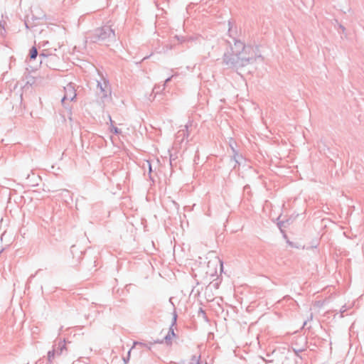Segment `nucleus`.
Instances as JSON below:
<instances>
[{
    "label": "nucleus",
    "mask_w": 364,
    "mask_h": 364,
    "mask_svg": "<svg viewBox=\"0 0 364 364\" xmlns=\"http://www.w3.org/2000/svg\"><path fill=\"white\" fill-rule=\"evenodd\" d=\"M256 60V57L252 55H240L238 50L235 53L230 50L223 54V63L228 68L237 71L238 70L253 63Z\"/></svg>",
    "instance_id": "obj_1"
},
{
    "label": "nucleus",
    "mask_w": 364,
    "mask_h": 364,
    "mask_svg": "<svg viewBox=\"0 0 364 364\" xmlns=\"http://www.w3.org/2000/svg\"><path fill=\"white\" fill-rule=\"evenodd\" d=\"M91 42H111L115 40L114 31L109 26H104L95 29L88 37Z\"/></svg>",
    "instance_id": "obj_2"
},
{
    "label": "nucleus",
    "mask_w": 364,
    "mask_h": 364,
    "mask_svg": "<svg viewBox=\"0 0 364 364\" xmlns=\"http://www.w3.org/2000/svg\"><path fill=\"white\" fill-rule=\"evenodd\" d=\"M228 35L231 37L234 41V46H230V51L235 53V50H238L240 55H250L249 53L252 50L251 46H247L245 44L240 40H237L235 36L232 35V23L228 21Z\"/></svg>",
    "instance_id": "obj_3"
},
{
    "label": "nucleus",
    "mask_w": 364,
    "mask_h": 364,
    "mask_svg": "<svg viewBox=\"0 0 364 364\" xmlns=\"http://www.w3.org/2000/svg\"><path fill=\"white\" fill-rule=\"evenodd\" d=\"M97 87L100 90L98 95L103 102L108 97H110L112 90L109 82L107 78L102 77V82L97 81Z\"/></svg>",
    "instance_id": "obj_4"
},
{
    "label": "nucleus",
    "mask_w": 364,
    "mask_h": 364,
    "mask_svg": "<svg viewBox=\"0 0 364 364\" xmlns=\"http://www.w3.org/2000/svg\"><path fill=\"white\" fill-rule=\"evenodd\" d=\"M65 95L61 99V103L64 107L68 108L65 104L66 100L73 101L76 98V90L73 83L70 82L65 87H64Z\"/></svg>",
    "instance_id": "obj_5"
},
{
    "label": "nucleus",
    "mask_w": 364,
    "mask_h": 364,
    "mask_svg": "<svg viewBox=\"0 0 364 364\" xmlns=\"http://www.w3.org/2000/svg\"><path fill=\"white\" fill-rule=\"evenodd\" d=\"M230 147L232 152V155L230 156V161L235 162V165L233 166L232 169H236L244 161H245V159L242 154H239L238 151L235 149L233 144L230 143Z\"/></svg>",
    "instance_id": "obj_6"
},
{
    "label": "nucleus",
    "mask_w": 364,
    "mask_h": 364,
    "mask_svg": "<svg viewBox=\"0 0 364 364\" xmlns=\"http://www.w3.org/2000/svg\"><path fill=\"white\" fill-rule=\"evenodd\" d=\"M48 58H50L51 60H59L58 57L55 54H53L46 50H43L39 54L40 64H43L45 60Z\"/></svg>",
    "instance_id": "obj_7"
},
{
    "label": "nucleus",
    "mask_w": 364,
    "mask_h": 364,
    "mask_svg": "<svg viewBox=\"0 0 364 364\" xmlns=\"http://www.w3.org/2000/svg\"><path fill=\"white\" fill-rule=\"evenodd\" d=\"M177 337V335L174 332V329L172 328V326H169L168 333L164 336V342L167 346H171L172 344L171 338Z\"/></svg>",
    "instance_id": "obj_8"
},
{
    "label": "nucleus",
    "mask_w": 364,
    "mask_h": 364,
    "mask_svg": "<svg viewBox=\"0 0 364 364\" xmlns=\"http://www.w3.org/2000/svg\"><path fill=\"white\" fill-rule=\"evenodd\" d=\"M38 56L39 57V54L37 48L32 46L29 50L28 58L26 61L31 63L32 61L36 60Z\"/></svg>",
    "instance_id": "obj_9"
},
{
    "label": "nucleus",
    "mask_w": 364,
    "mask_h": 364,
    "mask_svg": "<svg viewBox=\"0 0 364 364\" xmlns=\"http://www.w3.org/2000/svg\"><path fill=\"white\" fill-rule=\"evenodd\" d=\"M70 253L73 255V258L76 257L77 261H79L82 255V252L79 250L76 245H72L70 247Z\"/></svg>",
    "instance_id": "obj_10"
},
{
    "label": "nucleus",
    "mask_w": 364,
    "mask_h": 364,
    "mask_svg": "<svg viewBox=\"0 0 364 364\" xmlns=\"http://www.w3.org/2000/svg\"><path fill=\"white\" fill-rule=\"evenodd\" d=\"M109 121H110V123H111V126H110V132L115 134V135H119L122 134V130L120 129H119L118 127H114L113 125V121L112 120V117L110 115H109Z\"/></svg>",
    "instance_id": "obj_11"
},
{
    "label": "nucleus",
    "mask_w": 364,
    "mask_h": 364,
    "mask_svg": "<svg viewBox=\"0 0 364 364\" xmlns=\"http://www.w3.org/2000/svg\"><path fill=\"white\" fill-rule=\"evenodd\" d=\"M64 350H67L65 341H60L58 348L55 349L57 355H61Z\"/></svg>",
    "instance_id": "obj_12"
},
{
    "label": "nucleus",
    "mask_w": 364,
    "mask_h": 364,
    "mask_svg": "<svg viewBox=\"0 0 364 364\" xmlns=\"http://www.w3.org/2000/svg\"><path fill=\"white\" fill-rule=\"evenodd\" d=\"M58 61V60H51L50 58H48L45 60L43 64H45L47 67L55 70V63Z\"/></svg>",
    "instance_id": "obj_13"
},
{
    "label": "nucleus",
    "mask_w": 364,
    "mask_h": 364,
    "mask_svg": "<svg viewBox=\"0 0 364 364\" xmlns=\"http://www.w3.org/2000/svg\"><path fill=\"white\" fill-rule=\"evenodd\" d=\"M279 219H280V216H279L277 218V227L279 228V229L281 231V232H282L284 234V235L286 237V235L284 233V230H283V228H287V225H285V222H284V220H280Z\"/></svg>",
    "instance_id": "obj_14"
},
{
    "label": "nucleus",
    "mask_w": 364,
    "mask_h": 364,
    "mask_svg": "<svg viewBox=\"0 0 364 364\" xmlns=\"http://www.w3.org/2000/svg\"><path fill=\"white\" fill-rule=\"evenodd\" d=\"M55 354H56L55 348H53V350H49L48 352V362L49 363V364L51 363L52 360L54 358Z\"/></svg>",
    "instance_id": "obj_15"
},
{
    "label": "nucleus",
    "mask_w": 364,
    "mask_h": 364,
    "mask_svg": "<svg viewBox=\"0 0 364 364\" xmlns=\"http://www.w3.org/2000/svg\"><path fill=\"white\" fill-rule=\"evenodd\" d=\"M172 314H173V316H172V320H171L170 326H172V328H173V327L175 326H176V324H177V318H178V314L175 309Z\"/></svg>",
    "instance_id": "obj_16"
},
{
    "label": "nucleus",
    "mask_w": 364,
    "mask_h": 364,
    "mask_svg": "<svg viewBox=\"0 0 364 364\" xmlns=\"http://www.w3.org/2000/svg\"><path fill=\"white\" fill-rule=\"evenodd\" d=\"M24 23L27 29L33 28V27L36 26V24L31 23L29 19L26 20Z\"/></svg>",
    "instance_id": "obj_17"
},
{
    "label": "nucleus",
    "mask_w": 364,
    "mask_h": 364,
    "mask_svg": "<svg viewBox=\"0 0 364 364\" xmlns=\"http://www.w3.org/2000/svg\"><path fill=\"white\" fill-rule=\"evenodd\" d=\"M200 358H201L200 355H193L191 356V363L189 364H194V363L196 364L197 360H201Z\"/></svg>",
    "instance_id": "obj_18"
},
{
    "label": "nucleus",
    "mask_w": 364,
    "mask_h": 364,
    "mask_svg": "<svg viewBox=\"0 0 364 364\" xmlns=\"http://www.w3.org/2000/svg\"><path fill=\"white\" fill-rule=\"evenodd\" d=\"M292 350L295 353V354H296V355L297 357H299L300 358H301V357L299 355V353L303 352L305 349L303 348H296L292 347Z\"/></svg>",
    "instance_id": "obj_19"
},
{
    "label": "nucleus",
    "mask_w": 364,
    "mask_h": 364,
    "mask_svg": "<svg viewBox=\"0 0 364 364\" xmlns=\"http://www.w3.org/2000/svg\"><path fill=\"white\" fill-rule=\"evenodd\" d=\"M46 19V14H43L42 16H34V15H32V17H31V20L33 21H36V20H41V19Z\"/></svg>",
    "instance_id": "obj_20"
},
{
    "label": "nucleus",
    "mask_w": 364,
    "mask_h": 364,
    "mask_svg": "<svg viewBox=\"0 0 364 364\" xmlns=\"http://www.w3.org/2000/svg\"><path fill=\"white\" fill-rule=\"evenodd\" d=\"M294 220V218L291 216V217L288 218L287 219H286L285 220H284V222H285V225H289L293 223Z\"/></svg>",
    "instance_id": "obj_21"
},
{
    "label": "nucleus",
    "mask_w": 364,
    "mask_h": 364,
    "mask_svg": "<svg viewBox=\"0 0 364 364\" xmlns=\"http://www.w3.org/2000/svg\"><path fill=\"white\" fill-rule=\"evenodd\" d=\"M130 351L131 350H129L128 352V354H127V357H124L123 358V361L124 363V364H127L129 360V358H130Z\"/></svg>",
    "instance_id": "obj_22"
},
{
    "label": "nucleus",
    "mask_w": 364,
    "mask_h": 364,
    "mask_svg": "<svg viewBox=\"0 0 364 364\" xmlns=\"http://www.w3.org/2000/svg\"><path fill=\"white\" fill-rule=\"evenodd\" d=\"M200 314L203 316L204 318H207L205 311L201 307L198 310V315H200Z\"/></svg>",
    "instance_id": "obj_23"
},
{
    "label": "nucleus",
    "mask_w": 364,
    "mask_h": 364,
    "mask_svg": "<svg viewBox=\"0 0 364 364\" xmlns=\"http://www.w3.org/2000/svg\"><path fill=\"white\" fill-rule=\"evenodd\" d=\"M210 284H212V286L215 288V289H218L219 287V284H220V282H218V281H215V282H213L210 283Z\"/></svg>",
    "instance_id": "obj_24"
},
{
    "label": "nucleus",
    "mask_w": 364,
    "mask_h": 364,
    "mask_svg": "<svg viewBox=\"0 0 364 364\" xmlns=\"http://www.w3.org/2000/svg\"><path fill=\"white\" fill-rule=\"evenodd\" d=\"M164 342V338H163L162 340H160V339H157V340H155L154 341V343H163Z\"/></svg>",
    "instance_id": "obj_25"
},
{
    "label": "nucleus",
    "mask_w": 364,
    "mask_h": 364,
    "mask_svg": "<svg viewBox=\"0 0 364 364\" xmlns=\"http://www.w3.org/2000/svg\"><path fill=\"white\" fill-rule=\"evenodd\" d=\"M148 166H149V176H151V173L152 170H151V165L149 161H148ZM150 178L151 179V177H150Z\"/></svg>",
    "instance_id": "obj_26"
},
{
    "label": "nucleus",
    "mask_w": 364,
    "mask_h": 364,
    "mask_svg": "<svg viewBox=\"0 0 364 364\" xmlns=\"http://www.w3.org/2000/svg\"><path fill=\"white\" fill-rule=\"evenodd\" d=\"M176 160V159L173 158L172 154L170 155V165L173 166V161Z\"/></svg>",
    "instance_id": "obj_27"
},
{
    "label": "nucleus",
    "mask_w": 364,
    "mask_h": 364,
    "mask_svg": "<svg viewBox=\"0 0 364 364\" xmlns=\"http://www.w3.org/2000/svg\"><path fill=\"white\" fill-rule=\"evenodd\" d=\"M173 77V75H172V76L168 77V78H166V80H165V84H164V85H165L166 83H168V82H170V81L171 80V79H172V77Z\"/></svg>",
    "instance_id": "obj_28"
},
{
    "label": "nucleus",
    "mask_w": 364,
    "mask_h": 364,
    "mask_svg": "<svg viewBox=\"0 0 364 364\" xmlns=\"http://www.w3.org/2000/svg\"><path fill=\"white\" fill-rule=\"evenodd\" d=\"M196 364H208L206 361H202L201 360H198Z\"/></svg>",
    "instance_id": "obj_29"
},
{
    "label": "nucleus",
    "mask_w": 364,
    "mask_h": 364,
    "mask_svg": "<svg viewBox=\"0 0 364 364\" xmlns=\"http://www.w3.org/2000/svg\"><path fill=\"white\" fill-rule=\"evenodd\" d=\"M36 277V274H31L29 278H28V282H31V280Z\"/></svg>",
    "instance_id": "obj_30"
},
{
    "label": "nucleus",
    "mask_w": 364,
    "mask_h": 364,
    "mask_svg": "<svg viewBox=\"0 0 364 364\" xmlns=\"http://www.w3.org/2000/svg\"><path fill=\"white\" fill-rule=\"evenodd\" d=\"M4 23H5V22H4V23H3L1 21V22H0V26H1V29H3L4 31H6L5 28H4Z\"/></svg>",
    "instance_id": "obj_31"
},
{
    "label": "nucleus",
    "mask_w": 364,
    "mask_h": 364,
    "mask_svg": "<svg viewBox=\"0 0 364 364\" xmlns=\"http://www.w3.org/2000/svg\"><path fill=\"white\" fill-rule=\"evenodd\" d=\"M178 41H181V42L182 41H184V37L183 36H181V37H178V36H176Z\"/></svg>",
    "instance_id": "obj_32"
},
{
    "label": "nucleus",
    "mask_w": 364,
    "mask_h": 364,
    "mask_svg": "<svg viewBox=\"0 0 364 364\" xmlns=\"http://www.w3.org/2000/svg\"><path fill=\"white\" fill-rule=\"evenodd\" d=\"M346 306H343L340 311H341V314H343V312L346 311Z\"/></svg>",
    "instance_id": "obj_33"
},
{
    "label": "nucleus",
    "mask_w": 364,
    "mask_h": 364,
    "mask_svg": "<svg viewBox=\"0 0 364 364\" xmlns=\"http://www.w3.org/2000/svg\"><path fill=\"white\" fill-rule=\"evenodd\" d=\"M48 43H49V42H48V41H43V42L42 46H46V45H48Z\"/></svg>",
    "instance_id": "obj_34"
},
{
    "label": "nucleus",
    "mask_w": 364,
    "mask_h": 364,
    "mask_svg": "<svg viewBox=\"0 0 364 364\" xmlns=\"http://www.w3.org/2000/svg\"><path fill=\"white\" fill-rule=\"evenodd\" d=\"M262 359H263V360H264L265 363H270V362H272V360H266V359H264V358H262Z\"/></svg>",
    "instance_id": "obj_35"
},
{
    "label": "nucleus",
    "mask_w": 364,
    "mask_h": 364,
    "mask_svg": "<svg viewBox=\"0 0 364 364\" xmlns=\"http://www.w3.org/2000/svg\"><path fill=\"white\" fill-rule=\"evenodd\" d=\"M340 28H341V29H342L343 31H345V29H346V28H345V27H344L343 26H342V25H340Z\"/></svg>",
    "instance_id": "obj_36"
},
{
    "label": "nucleus",
    "mask_w": 364,
    "mask_h": 364,
    "mask_svg": "<svg viewBox=\"0 0 364 364\" xmlns=\"http://www.w3.org/2000/svg\"><path fill=\"white\" fill-rule=\"evenodd\" d=\"M173 204H174L175 205H178V203H176L175 201H173Z\"/></svg>",
    "instance_id": "obj_37"
},
{
    "label": "nucleus",
    "mask_w": 364,
    "mask_h": 364,
    "mask_svg": "<svg viewBox=\"0 0 364 364\" xmlns=\"http://www.w3.org/2000/svg\"><path fill=\"white\" fill-rule=\"evenodd\" d=\"M46 364H48V363H46Z\"/></svg>",
    "instance_id": "obj_38"
}]
</instances>
